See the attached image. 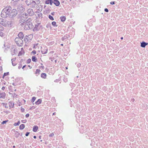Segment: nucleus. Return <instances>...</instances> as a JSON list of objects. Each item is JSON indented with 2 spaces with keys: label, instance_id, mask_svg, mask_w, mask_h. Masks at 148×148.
Masks as SVG:
<instances>
[{
  "label": "nucleus",
  "instance_id": "1",
  "mask_svg": "<svg viewBox=\"0 0 148 148\" xmlns=\"http://www.w3.org/2000/svg\"><path fill=\"white\" fill-rule=\"evenodd\" d=\"M11 10L10 6H8L5 8L2 11L1 13V16L3 18L8 17L10 14V11Z\"/></svg>",
  "mask_w": 148,
  "mask_h": 148
},
{
  "label": "nucleus",
  "instance_id": "2",
  "mask_svg": "<svg viewBox=\"0 0 148 148\" xmlns=\"http://www.w3.org/2000/svg\"><path fill=\"white\" fill-rule=\"evenodd\" d=\"M15 41L17 45L19 46H21L23 44V40L20 38H16Z\"/></svg>",
  "mask_w": 148,
  "mask_h": 148
},
{
  "label": "nucleus",
  "instance_id": "3",
  "mask_svg": "<svg viewBox=\"0 0 148 148\" xmlns=\"http://www.w3.org/2000/svg\"><path fill=\"white\" fill-rule=\"evenodd\" d=\"M17 14V11L15 9H13L10 13V16H11V18L15 17Z\"/></svg>",
  "mask_w": 148,
  "mask_h": 148
},
{
  "label": "nucleus",
  "instance_id": "4",
  "mask_svg": "<svg viewBox=\"0 0 148 148\" xmlns=\"http://www.w3.org/2000/svg\"><path fill=\"white\" fill-rule=\"evenodd\" d=\"M27 12L30 16L33 15L34 14V12L32 9H29L27 10Z\"/></svg>",
  "mask_w": 148,
  "mask_h": 148
},
{
  "label": "nucleus",
  "instance_id": "5",
  "mask_svg": "<svg viewBox=\"0 0 148 148\" xmlns=\"http://www.w3.org/2000/svg\"><path fill=\"white\" fill-rule=\"evenodd\" d=\"M52 1L56 6H58L60 4L59 1L58 0H53Z\"/></svg>",
  "mask_w": 148,
  "mask_h": 148
},
{
  "label": "nucleus",
  "instance_id": "6",
  "mask_svg": "<svg viewBox=\"0 0 148 148\" xmlns=\"http://www.w3.org/2000/svg\"><path fill=\"white\" fill-rule=\"evenodd\" d=\"M5 96V92L1 93L0 92V99H4Z\"/></svg>",
  "mask_w": 148,
  "mask_h": 148
},
{
  "label": "nucleus",
  "instance_id": "7",
  "mask_svg": "<svg viewBox=\"0 0 148 148\" xmlns=\"http://www.w3.org/2000/svg\"><path fill=\"white\" fill-rule=\"evenodd\" d=\"M24 16H25V18H27L28 17L27 14V13H25L23 14L22 15V16L21 17V19L22 20H23L24 21H25L26 20V19H24Z\"/></svg>",
  "mask_w": 148,
  "mask_h": 148
},
{
  "label": "nucleus",
  "instance_id": "8",
  "mask_svg": "<svg viewBox=\"0 0 148 148\" xmlns=\"http://www.w3.org/2000/svg\"><path fill=\"white\" fill-rule=\"evenodd\" d=\"M37 4L34 1H32L30 5H31V8H34L36 5Z\"/></svg>",
  "mask_w": 148,
  "mask_h": 148
},
{
  "label": "nucleus",
  "instance_id": "9",
  "mask_svg": "<svg viewBox=\"0 0 148 148\" xmlns=\"http://www.w3.org/2000/svg\"><path fill=\"white\" fill-rule=\"evenodd\" d=\"M147 45H148V43H146L145 42H143L141 43L140 46L144 48Z\"/></svg>",
  "mask_w": 148,
  "mask_h": 148
},
{
  "label": "nucleus",
  "instance_id": "10",
  "mask_svg": "<svg viewBox=\"0 0 148 148\" xmlns=\"http://www.w3.org/2000/svg\"><path fill=\"white\" fill-rule=\"evenodd\" d=\"M31 19L30 18H29L26 21H25L23 23L21 24L24 25L25 24H28L29 23H31L30 22L31 21Z\"/></svg>",
  "mask_w": 148,
  "mask_h": 148
},
{
  "label": "nucleus",
  "instance_id": "11",
  "mask_svg": "<svg viewBox=\"0 0 148 148\" xmlns=\"http://www.w3.org/2000/svg\"><path fill=\"white\" fill-rule=\"evenodd\" d=\"M18 37L21 38V39H23L24 38V36L23 35V33L21 32H20L19 33L18 35Z\"/></svg>",
  "mask_w": 148,
  "mask_h": 148
},
{
  "label": "nucleus",
  "instance_id": "12",
  "mask_svg": "<svg viewBox=\"0 0 148 148\" xmlns=\"http://www.w3.org/2000/svg\"><path fill=\"white\" fill-rule=\"evenodd\" d=\"M0 24L3 26H5V23L4 21V19L2 18H0Z\"/></svg>",
  "mask_w": 148,
  "mask_h": 148
},
{
  "label": "nucleus",
  "instance_id": "13",
  "mask_svg": "<svg viewBox=\"0 0 148 148\" xmlns=\"http://www.w3.org/2000/svg\"><path fill=\"white\" fill-rule=\"evenodd\" d=\"M22 25H23L22 24ZM23 25H24V29H25L28 30L30 29V28L29 27V25H28V24H25Z\"/></svg>",
  "mask_w": 148,
  "mask_h": 148
},
{
  "label": "nucleus",
  "instance_id": "14",
  "mask_svg": "<svg viewBox=\"0 0 148 148\" xmlns=\"http://www.w3.org/2000/svg\"><path fill=\"white\" fill-rule=\"evenodd\" d=\"M48 50L46 48L43 49L41 50V52L43 54H45L47 53Z\"/></svg>",
  "mask_w": 148,
  "mask_h": 148
},
{
  "label": "nucleus",
  "instance_id": "15",
  "mask_svg": "<svg viewBox=\"0 0 148 148\" xmlns=\"http://www.w3.org/2000/svg\"><path fill=\"white\" fill-rule=\"evenodd\" d=\"M32 1V0H26L25 2L28 5H30Z\"/></svg>",
  "mask_w": 148,
  "mask_h": 148
},
{
  "label": "nucleus",
  "instance_id": "16",
  "mask_svg": "<svg viewBox=\"0 0 148 148\" xmlns=\"http://www.w3.org/2000/svg\"><path fill=\"white\" fill-rule=\"evenodd\" d=\"M38 127L36 125L34 126L33 127V131L34 132H36L38 130Z\"/></svg>",
  "mask_w": 148,
  "mask_h": 148
},
{
  "label": "nucleus",
  "instance_id": "17",
  "mask_svg": "<svg viewBox=\"0 0 148 148\" xmlns=\"http://www.w3.org/2000/svg\"><path fill=\"white\" fill-rule=\"evenodd\" d=\"M60 18L61 21L62 22L65 21L66 19V18L64 16L60 17Z\"/></svg>",
  "mask_w": 148,
  "mask_h": 148
},
{
  "label": "nucleus",
  "instance_id": "18",
  "mask_svg": "<svg viewBox=\"0 0 148 148\" xmlns=\"http://www.w3.org/2000/svg\"><path fill=\"white\" fill-rule=\"evenodd\" d=\"M8 104L10 108H13L14 106V104L12 103L11 102H9Z\"/></svg>",
  "mask_w": 148,
  "mask_h": 148
},
{
  "label": "nucleus",
  "instance_id": "19",
  "mask_svg": "<svg viewBox=\"0 0 148 148\" xmlns=\"http://www.w3.org/2000/svg\"><path fill=\"white\" fill-rule=\"evenodd\" d=\"M25 125L23 124H22L20 126L19 128L20 130H23L25 128Z\"/></svg>",
  "mask_w": 148,
  "mask_h": 148
},
{
  "label": "nucleus",
  "instance_id": "20",
  "mask_svg": "<svg viewBox=\"0 0 148 148\" xmlns=\"http://www.w3.org/2000/svg\"><path fill=\"white\" fill-rule=\"evenodd\" d=\"M32 61L34 62H36L37 61V58L34 56L32 57Z\"/></svg>",
  "mask_w": 148,
  "mask_h": 148
},
{
  "label": "nucleus",
  "instance_id": "21",
  "mask_svg": "<svg viewBox=\"0 0 148 148\" xmlns=\"http://www.w3.org/2000/svg\"><path fill=\"white\" fill-rule=\"evenodd\" d=\"M42 102V100L40 99H39L35 102V104L36 105H38L40 104Z\"/></svg>",
  "mask_w": 148,
  "mask_h": 148
},
{
  "label": "nucleus",
  "instance_id": "22",
  "mask_svg": "<svg viewBox=\"0 0 148 148\" xmlns=\"http://www.w3.org/2000/svg\"><path fill=\"white\" fill-rule=\"evenodd\" d=\"M41 77L44 78H45L46 77V74L45 73H42L41 74Z\"/></svg>",
  "mask_w": 148,
  "mask_h": 148
},
{
  "label": "nucleus",
  "instance_id": "23",
  "mask_svg": "<svg viewBox=\"0 0 148 148\" xmlns=\"http://www.w3.org/2000/svg\"><path fill=\"white\" fill-rule=\"evenodd\" d=\"M39 24L38 25H35L34 28V30H38L39 29L38 28V27L39 26Z\"/></svg>",
  "mask_w": 148,
  "mask_h": 148
},
{
  "label": "nucleus",
  "instance_id": "24",
  "mask_svg": "<svg viewBox=\"0 0 148 148\" xmlns=\"http://www.w3.org/2000/svg\"><path fill=\"white\" fill-rule=\"evenodd\" d=\"M40 70L39 69H37L36 71V74H38V75L39 74L40 72Z\"/></svg>",
  "mask_w": 148,
  "mask_h": 148
},
{
  "label": "nucleus",
  "instance_id": "25",
  "mask_svg": "<svg viewBox=\"0 0 148 148\" xmlns=\"http://www.w3.org/2000/svg\"><path fill=\"white\" fill-rule=\"evenodd\" d=\"M32 1H34L37 4H39L40 3V1L39 0H32Z\"/></svg>",
  "mask_w": 148,
  "mask_h": 148
},
{
  "label": "nucleus",
  "instance_id": "26",
  "mask_svg": "<svg viewBox=\"0 0 148 148\" xmlns=\"http://www.w3.org/2000/svg\"><path fill=\"white\" fill-rule=\"evenodd\" d=\"M20 123V121H18L17 123H15L14 124V125L15 126H16L18 125Z\"/></svg>",
  "mask_w": 148,
  "mask_h": 148
},
{
  "label": "nucleus",
  "instance_id": "27",
  "mask_svg": "<svg viewBox=\"0 0 148 148\" xmlns=\"http://www.w3.org/2000/svg\"><path fill=\"white\" fill-rule=\"evenodd\" d=\"M27 24H28V25H29V27L30 28H30H32V23H29Z\"/></svg>",
  "mask_w": 148,
  "mask_h": 148
},
{
  "label": "nucleus",
  "instance_id": "28",
  "mask_svg": "<svg viewBox=\"0 0 148 148\" xmlns=\"http://www.w3.org/2000/svg\"><path fill=\"white\" fill-rule=\"evenodd\" d=\"M56 23L55 21H53L52 23V25L54 26H57V25H56Z\"/></svg>",
  "mask_w": 148,
  "mask_h": 148
},
{
  "label": "nucleus",
  "instance_id": "29",
  "mask_svg": "<svg viewBox=\"0 0 148 148\" xmlns=\"http://www.w3.org/2000/svg\"><path fill=\"white\" fill-rule=\"evenodd\" d=\"M49 18L50 19H51V20H54V18H53V16H52L51 15H49Z\"/></svg>",
  "mask_w": 148,
  "mask_h": 148
},
{
  "label": "nucleus",
  "instance_id": "30",
  "mask_svg": "<svg viewBox=\"0 0 148 148\" xmlns=\"http://www.w3.org/2000/svg\"><path fill=\"white\" fill-rule=\"evenodd\" d=\"M36 98L35 97H33L32 99V102L33 103L35 100Z\"/></svg>",
  "mask_w": 148,
  "mask_h": 148
},
{
  "label": "nucleus",
  "instance_id": "31",
  "mask_svg": "<svg viewBox=\"0 0 148 148\" xmlns=\"http://www.w3.org/2000/svg\"><path fill=\"white\" fill-rule=\"evenodd\" d=\"M50 0H47L45 1V3L46 4H49V3H50Z\"/></svg>",
  "mask_w": 148,
  "mask_h": 148
},
{
  "label": "nucleus",
  "instance_id": "32",
  "mask_svg": "<svg viewBox=\"0 0 148 148\" xmlns=\"http://www.w3.org/2000/svg\"><path fill=\"white\" fill-rule=\"evenodd\" d=\"M4 29V27L0 25V31H2Z\"/></svg>",
  "mask_w": 148,
  "mask_h": 148
},
{
  "label": "nucleus",
  "instance_id": "33",
  "mask_svg": "<svg viewBox=\"0 0 148 148\" xmlns=\"http://www.w3.org/2000/svg\"><path fill=\"white\" fill-rule=\"evenodd\" d=\"M9 74V72L4 73L3 75V77L8 75Z\"/></svg>",
  "mask_w": 148,
  "mask_h": 148
},
{
  "label": "nucleus",
  "instance_id": "34",
  "mask_svg": "<svg viewBox=\"0 0 148 148\" xmlns=\"http://www.w3.org/2000/svg\"><path fill=\"white\" fill-rule=\"evenodd\" d=\"M2 104H3V106H4V107L5 108H8V107L7 106V104H5L4 103H3Z\"/></svg>",
  "mask_w": 148,
  "mask_h": 148
},
{
  "label": "nucleus",
  "instance_id": "35",
  "mask_svg": "<svg viewBox=\"0 0 148 148\" xmlns=\"http://www.w3.org/2000/svg\"><path fill=\"white\" fill-rule=\"evenodd\" d=\"M31 60L30 59H28L27 61V63H30V62H31Z\"/></svg>",
  "mask_w": 148,
  "mask_h": 148
},
{
  "label": "nucleus",
  "instance_id": "36",
  "mask_svg": "<svg viewBox=\"0 0 148 148\" xmlns=\"http://www.w3.org/2000/svg\"><path fill=\"white\" fill-rule=\"evenodd\" d=\"M8 121H3L2 123L1 124H3L5 123H6L8 122Z\"/></svg>",
  "mask_w": 148,
  "mask_h": 148
},
{
  "label": "nucleus",
  "instance_id": "37",
  "mask_svg": "<svg viewBox=\"0 0 148 148\" xmlns=\"http://www.w3.org/2000/svg\"><path fill=\"white\" fill-rule=\"evenodd\" d=\"M3 32L0 31V36H3Z\"/></svg>",
  "mask_w": 148,
  "mask_h": 148
},
{
  "label": "nucleus",
  "instance_id": "38",
  "mask_svg": "<svg viewBox=\"0 0 148 148\" xmlns=\"http://www.w3.org/2000/svg\"><path fill=\"white\" fill-rule=\"evenodd\" d=\"M54 135V134L53 133H51L49 135V136H53Z\"/></svg>",
  "mask_w": 148,
  "mask_h": 148
},
{
  "label": "nucleus",
  "instance_id": "39",
  "mask_svg": "<svg viewBox=\"0 0 148 148\" xmlns=\"http://www.w3.org/2000/svg\"><path fill=\"white\" fill-rule=\"evenodd\" d=\"M29 132H26V133L25 134V136H28L29 135Z\"/></svg>",
  "mask_w": 148,
  "mask_h": 148
},
{
  "label": "nucleus",
  "instance_id": "40",
  "mask_svg": "<svg viewBox=\"0 0 148 148\" xmlns=\"http://www.w3.org/2000/svg\"><path fill=\"white\" fill-rule=\"evenodd\" d=\"M104 11L106 12H108V10L107 8L105 9Z\"/></svg>",
  "mask_w": 148,
  "mask_h": 148
},
{
  "label": "nucleus",
  "instance_id": "41",
  "mask_svg": "<svg viewBox=\"0 0 148 148\" xmlns=\"http://www.w3.org/2000/svg\"><path fill=\"white\" fill-rule=\"evenodd\" d=\"M29 114H27L26 115H25V116H26V118H27V117H29Z\"/></svg>",
  "mask_w": 148,
  "mask_h": 148
},
{
  "label": "nucleus",
  "instance_id": "42",
  "mask_svg": "<svg viewBox=\"0 0 148 148\" xmlns=\"http://www.w3.org/2000/svg\"><path fill=\"white\" fill-rule=\"evenodd\" d=\"M52 0H50V2L49 4H50L51 5H52V3H53Z\"/></svg>",
  "mask_w": 148,
  "mask_h": 148
},
{
  "label": "nucleus",
  "instance_id": "43",
  "mask_svg": "<svg viewBox=\"0 0 148 148\" xmlns=\"http://www.w3.org/2000/svg\"><path fill=\"white\" fill-rule=\"evenodd\" d=\"M21 121L23 123H25L26 122V120H23Z\"/></svg>",
  "mask_w": 148,
  "mask_h": 148
},
{
  "label": "nucleus",
  "instance_id": "44",
  "mask_svg": "<svg viewBox=\"0 0 148 148\" xmlns=\"http://www.w3.org/2000/svg\"><path fill=\"white\" fill-rule=\"evenodd\" d=\"M40 11V10L38 9V10H37L35 12L36 13H38Z\"/></svg>",
  "mask_w": 148,
  "mask_h": 148
},
{
  "label": "nucleus",
  "instance_id": "45",
  "mask_svg": "<svg viewBox=\"0 0 148 148\" xmlns=\"http://www.w3.org/2000/svg\"><path fill=\"white\" fill-rule=\"evenodd\" d=\"M110 3L112 5H113L115 4V2L114 1L111 2Z\"/></svg>",
  "mask_w": 148,
  "mask_h": 148
},
{
  "label": "nucleus",
  "instance_id": "46",
  "mask_svg": "<svg viewBox=\"0 0 148 148\" xmlns=\"http://www.w3.org/2000/svg\"><path fill=\"white\" fill-rule=\"evenodd\" d=\"M42 14L41 13H40L38 14V16L39 17H40L42 16Z\"/></svg>",
  "mask_w": 148,
  "mask_h": 148
},
{
  "label": "nucleus",
  "instance_id": "47",
  "mask_svg": "<svg viewBox=\"0 0 148 148\" xmlns=\"http://www.w3.org/2000/svg\"><path fill=\"white\" fill-rule=\"evenodd\" d=\"M15 59H16L15 58L12 59H11L12 62H13V61H14L15 60Z\"/></svg>",
  "mask_w": 148,
  "mask_h": 148
},
{
  "label": "nucleus",
  "instance_id": "48",
  "mask_svg": "<svg viewBox=\"0 0 148 148\" xmlns=\"http://www.w3.org/2000/svg\"><path fill=\"white\" fill-rule=\"evenodd\" d=\"M5 89V87L4 86H3L2 87L1 89L2 90H4Z\"/></svg>",
  "mask_w": 148,
  "mask_h": 148
},
{
  "label": "nucleus",
  "instance_id": "49",
  "mask_svg": "<svg viewBox=\"0 0 148 148\" xmlns=\"http://www.w3.org/2000/svg\"><path fill=\"white\" fill-rule=\"evenodd\" d=\"M12 62V65L13 66H15L16 64H14L13 63V62Z\"/></svg>",
  "mask_w": 148,
  "mask_h": 148
},
{
  "label": "nucleus",
  "instance_id": "50",
  "mask_svg": "<svg viewBox=\"0 0 148 148\" xmlns=\"http://www.w3.org/2000/svg\"><path fill=\"white\" fill-rule=\"evenodd\" d=\"M21 67H22V65H19V66H18V68L19 69H20L21 68Z\"/></svg>",
  "mask_w": 148,
  "mask_h": 148
},
{
  "label": "nucleus",
  "instance_id": "51",
  "mask_svg": "<svg viewBox=\"0 0 148 148\" xmlns=\"http://www.w3.org/2000/svg\"><path fill=\"white\" fill-rule=\"evenodd\" d=\"M2 67L1 66L0 67V71H2Z\"/></svg>",
  "mask_w": 148,
  "mask_h": 148
},
{
  "label": "nucleus",
  "instance_id": "52",
  "mask_svg": "<svg viewBox=\"0 0 148 148\" xmlns=\"http://www.w3.org/2000/svg\"><path fill=\"white\" fill-rule=\"evenodd\" d=\"M32 52L34 54H36V52L35 51H33Z\"/></svg>",
  "mask_w": 148,
  "mask_h": 148
},
{
  "label": "nucleus",
  "instance_id": "53",
  "mask_svg": "<svg viewBox=\"0 0 148 148\" xmlns=\"http://www.w3.org/2000/svg\"><path fill=\"white\" fill-rule=\"evenodd\" d=\"M21 54H22V52H21L20 51V52H19V54H18V55H21Z\"/></svg>",
  "mask_w": 148,
  "mask_h": 148
},
{
  "label": "nucleus",
  "instance_id": "54",
  "mask_svg": "<svg viewBox=\"0 0 148 148\" xmlns=\"http://www.w3.org/2000/svg\"><path fill=\"white\" fill-rule=\"evenodd\" d=\"M24 109L23 108H22L21 109V111L22 112H23L24 111Z\"/></svg>",
  "mask_w": 148,
  "mask_h": 148
},
{
  "label": "nucleus",
  "instance_id": "55",
  "mask_svg": "<svg viewBox=\"0 0 148 148\" xmlns=\"http://www.w3.org/2000/svg\"><path fill=\"white\" fill-rule=\"evenodd\" d=\"M132 101L133 102H134V99H132Z\"/></svg>",
  "mask_w": 148,
  "mask_h": 148
},
{
  "label": "nucleus",
  "instance_id": "56",
  "mask_svg": "<svg viewBox=\"0 0 148 148\" xmlns=\"http://www.w3.org/2000/svg\"><path fill=\"white\" fill-rule=\"evenodd\" d=\"M54 12H52L51 13V14L53 15H54Z\"/></svg>",
  "mask_w": 148,
  "mask_h": 148
},
{
  "label": "nucleus",
  "instance_id": "57",
  "mask_svg": "<svg viewBox=\"0 0 148 148\" xmlns=\"http://www.w3.org/2000/svg\"><path fill=\"white\" fill-rule=\"evenodd\" d=\"M26 66V65H25L24 66H23L22 69H23Z\"/></svg>",
  "mask_w": 148,
  "mask_h": 148
},
{
  "label": "nucleus",
  "instance_id": "58",
  "mask_svg": "<svg viewBox=\"0 0 148 148\" xmlns=\"http://www.w3.org/2000/svg\"><path fill=\"white\" fill-rule=\"evenodd\" d=\"M36 138V136H34V138L35 139V138Z\"/></svg>",
  "mask_w": 148,
  "mask_h": 148
},
{
  "label": "nucleus",
  "instance_id": "59",
  "mask_svg": "<svg viewBox=\"0 0 148 148\" xmlns=\"http://www.w3.org/2000/svg\"><path fill=\"white\" fill-rule=\"evenodd\" d=\"M27 18H25V17L24 16V19H25L26 20Z\"/></svg>",
  "mask_w": 148,
  "mask_h": 148
},
{
  "label": "nucleus",
  "instance_id": "60",
  "mask_svg": "<svg viewBox=\"0 0 148 148\" xmlns=\"http://www.w3.org/2000/svg\"><path fill=\"white\" fill-rule=\"evenodd\" d=\"M121 39L122 40L123 39V37H121Z\"/></svg>",
  "mask_w": 148,
  "mask_h": 148
},
{
  "label": "nucleus",
  "instance_id": "61",
  "mask_svg": "<svg viewBox=\"0 0 148 148\" xmlns=\"http://www.w3.org/2000/svg\"><path fill=\"white\" fill-rule=\"evenodd\" d=\"M55 112L53 113V115H55Z\"/></svg>",
  "mask_w": 148,
  "mask_h": 148
},
{
  "label": "nucleus",
  "instance_id": "62",
  "mask_svg": "<svg viewBox=\"0 0 148 148\" xmlns=\"http://www.w3.org/2000/svg\"><path fill=\"white\" fill-rule=\"evenodd\" d=\"M41 136H39V138L40 139V138H41Z\"/></svg>",
  "mask_w": 148,
  "mask_h": 148
},
{
  "label": "nucleus",
  "instance_id": "63",
  "mask_svg": "<svg viewBox=\"0 0 148 148\" xmlns=\"http://www.w3.org/2000/svg\"><path fill=\"white\" fill-rule=\"evenodd\" d=\"M13 148H15V146H13Z\"/></svg>",
  "mask_w": 148,
  "mask_h": 148
},
{
  "label": "nucleus",
  "instance_id": "64",
  "mask_svg": "<svg viewBox=\"0 0 148 148\" xmlns=\"http://www.w3.org/2000/svg\"><path fill=\"white\" fill-rule=\"evenodd\" d=\"M61 45H62V46H63V44H61Z\"/></svg>",
  "mask_w": 148,
  "mask_h": 148
}]
</instances>
